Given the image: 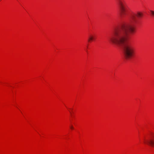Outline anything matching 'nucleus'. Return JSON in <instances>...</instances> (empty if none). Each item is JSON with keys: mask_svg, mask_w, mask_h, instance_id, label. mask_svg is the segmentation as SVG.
Listing matches in <instances>:
<instances>
[{"mask_svg": "<svg viewBox=\"0 0 154 154\" xmlns=\"http://www.w3.org/2000/svg\"><path fill=\"white\" fill-rule=\"evenodd\" d=\"M95 39L94 36L92 35H90L89 36L88 38V41L90 42Z\"/></svg>", "mask_w": 154, "mask_h": 154, "instance_id": "20e7f679", "label": "nucleus"}, {"mask_svg": "<svg viewBox=\"0 0 154 154\" xmlns=\"http://www.w3.org/2000/svg\"><path fill=\"white\" fill-rule=\"evenodd\" d=\"M120 9V16L122 17H124L127 14L126 8V2L125 0H116Z\"/></svg>", "mask_w": 154, "mask_h": 154, "instance_id": "f03ea898", "label": "nucleus"}, {"mask_svg": "<svg viewBox=\"0 0 154 154\" xmlns=\"http://www.w3.org/2000/svg\"><path fill=\"white\" fill-rule=\"evenodd\" d=\"M150 14L151 16H154V11L152 10L150 11Z\"/></svg>", "mask_w": 154, "mask_h": 154, "instance_id": "39448f33", "label": "nucleus"}, {"mask_svg": "<svg viewBox=\"0 0 154 154\" xmlns=\"http://www.w3.org/2000/svg\"><path fill=\"white\" fill-rule=\"evenodd\" d=\"M70 128L71 129H74V128H73V126L72 125H71V126H70Z\"/></svg>", "mask_w": 154, "mask_h": 154, "instance_id": "423d86ee", "label": "nucleus"}, {"mask_svg": "<svg viewBox=\"0 0 154 154\" xmlns=\"http://www.w3.org/2000/svg\"><path fill=\"white\" fill-rule=\"evenodd\" d=\"M146 142L148 144L154 147V136H152L149 140L146 141Z\"/></svg>", "mask_w": 154, "mask_h": 154, "instance_id": "7ed1b4c3", "label": "nucleus"}, {"mask_svg": "<svg viewBox=\"0 0 154 154\" xmlns=\"http://www.w3.org/2000/svg\"><path fill=\"white\" fill-rule=\"evenodd\" d=\"M142 16L143 14L140 12L132 14L130 18L132 25L126 24L119 28L116 29L109 38V41L112 43L122 47L124 56L126 59L131 58L134 51L132 45L130 43L126 42L128 33L129 32H134V28L133 26L138 22V19Z\"/></svg>", "mask_w": 154, "mask_h": 154, "instance_id": "f257e3e1", "label": "nucleus"}]
</instances>
